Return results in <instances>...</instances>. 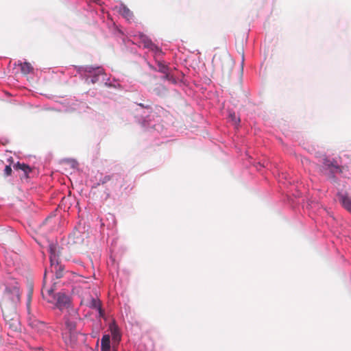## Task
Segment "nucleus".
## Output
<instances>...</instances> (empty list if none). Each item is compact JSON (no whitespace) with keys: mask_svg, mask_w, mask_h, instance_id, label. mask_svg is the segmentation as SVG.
<instances>
[{"mask_svg":"<svg viewBox=\"0 0 351 351\" xmlns=\"http://www.w3.org/2000/svg\"><path fill=\"white\" fill-rule=\"evenodd\" d=\"M104 73L103 69L97 66V69H96V73L90 75H86V80L87 82L95 84L99 81V76Z\"/></svg>","mask_w":351,"mask_h":351,"instance_id":"obj_7","label":"nucleus"},{"mask_svg":"<svg viewBox=\"0 0 351 351\" xmlns=\"http://www.w3.org/2000/svg\"><path fill=\"white\" fill-rule=\"evenodd\" d=\"M302 162L303 164H305V163H306V164H308V163H310V161H309L307 158H304V159L302 160Z\"/></svg>","mask_w":351,"mask_h":351,"instance_id":"obj_24","label":"nucleus"},{"mask_svg":"<svg viewBox=\"0 0 351 351\" xmlns=\"http://www.w3.org/2000/svg\"><path fill=\"white\" fill-rule=\"evenodd\" d=\"M97 69V67H94V66H86L84 67H82L81 68V71L84 72V73H88V75H90L96 73V69Z\"/></svg>","mask_w":351,"mask_h":351,"instance_id":"obj_18","label":"nucleus"},{"mask_svg":"<svg viewBox=\"0 0 351 351\" xmlns=\"http://www.w3.org/2000/svg\"><path fill=\"white\" fill-rule=\"evenodd\" d=\"M90 307L97 309L100 317L104 316V313L101 308V302L99 300L93 299L90 302Z\"/></svg>","mask_w":351,"mask_h":351,"instance_id":"obj_13","label":"nucleus"},{"mask_svg":"<svg viewBox=\"0 0 351 351\" xmlns=\"http://www.w3.org/2000/svg\"><path fill=\"white\" fill-rule=\"evenodd\" d=\"M139 106H141V107H144V106L142 104H140Z\"/></svg>","mask_w":351,"mask_h":351,"instance_id":"obj_27","label":"nucleus"},{"mask_svg":"<svg viewBox=\"0 0 351 351\" xmlns=\"http://www.w3.org/2000/svg\"><path fill=\"white\" fill-rule=\"evenodd\" d=\"M20 65H21V72L23 74H28V73H31L33 69L32 65L29 62L21 63Z\"/></svg>","mask_w":351,"mask_h":351,"instance_id":"obj_15","label":"nucleus"},{"mask_svg":"<svg viewBox=\"0 0 351 351\" xmlns=\"http://www.w3.org/2000/svg\"><path fill=\"white\" fill-rule=\"evenodd\" d=\"M324 164L326 167H327L328 168V169L332 173H337V172L341 173L342 171L340 166L334 164L333 162H330L328 160H325Z\"/></svg>","mask_w":351,"mask_h":351,"instance_id":"obj_9","label":"nucleus"},{"mask_svg":"<svg viewBox=\"0 0 351 351\" xmlns=\"http://www.w3.org/2000/svg\"><path fill=\"white\" fill-rule=\"evenodd\" d=\"M30 300H31V293H29V295H28V301H27V306H29Z\"/></svg>","mask_w":351,"mask_h":351,"instance_id":"obj_25","label":"nucleus"},{"mask_svg":"<svg viewBox=\"0 0 351 351\" xmlns=\"http://www.w3.org/2000/svg\"><path fill=\"white\" fill-rule=\"evenodd\" d=\"M110 329L112 339L115 341H119L121 340V335L118 326L113 323L110 326Z\"/></svg>","mask_w":351,"mask_h":351,"instance_id":"obj_10","label":"nucleus"},{"mask_svg":"<svg viewBox=\"0 0 351 351\" xmlns=\"http://www.w3.org/2000/svg\"><path fill=\"white\" fill-rule=\"evenodd\" d=\"M79 319V315L75 309L69 310V316L65 318V331L62 335L65 343L71 347L75 346L77 341L78 333L75 328Z\"/></svg>","mask_w":351,"mask_h":351,"instance_id":"obj_1","label":"nucleus"},{"mask_svg":"<svg viewBox=\"0 0 351 351\" xmlns=\"http://www.w3.org/2000/svg\"><path fill=\"white\" fill-rule=\"evenodd\" d=\"M70 303L69 297L62 293H58L57 295V306L59 308L62 309L63 308L69 307Z\"/></svg>","mask_w":351,"mask_h":351,"instance_id":"obj_6","label":"nucleus"},{"mask_svg":"<svg viewBox=\"0 0 351 351\" xmlns=\"http://www.w3.org/2000/svg\"><path fill=\"white\" fill-rule=\"evenodd\" d=\"M69 240L73 244H82L84 242V238L79 231L74 232L71 236L69 237Z\"/></svg>","mask_w":351,"mask_h":351,"instance_id":"obj_8","label":"nucleus"},{"mask_svg":"<svg viewBox=\"0 0 351 351\" xmlns=\"http://www.w3.org/2000/svg\"><path fill=\"white\" fill-rule=\"evenodd\" d=\"M164 74H165V76H164L165 80L169 81V82H171L172 84H176L177 80H176V77L170 73L169 71H168L166 73H164Z\"/></svg>","mask_w":351,"mask_h":351,"instance_id":"obj_19","label":"nucleus"},{"mask_svg":"<svg viewBox=\"0 0 351 351\" xmlns=\"http://www.w3.org/2000/svg\"><path fill=\"white\" fill-rule=\"evenodd\" d=\"M121 12L123 16L127 18L128 19H130L133 16V13L125 5H123L121 8Z\"/></svg>","mask_w":351,"mask_h":351,"instance_id":"obj_16","label":"nucleus"},{"mask_svg":"<svg viewBox=\"0 0 351 351\" xmlns=\"http://www.w3.org/2000/svg\"><path fill=\"white\" fill-rule=\"evenodd\" d=\"M11 173H12V168H11V167L10 165L5 166V169H4V174L6 176H10Z\"/></svg>","mask_w":351,"mask_h":351,"instance_id":"obj_22","label":"nucleus"},{"mask_svg":"<svg viewBox=\"0 0 351 351\" xmlns=\"http://www.w3.org/2000/svg\"><path fill=\"white\" fill-rule=\"evenodd\" d=\"M14 168L16 170H22L26 175L31 171L30 167L24 163L17 162Z\"/></svg>","mask_w":351,"mask_h":351,"instance_id":"obj_14","label":"nucleus"},{"mask_svg":"<svg viewBox=\"0 0 351 351\" xmlns=\"http://www.w3.org/2000/svg\"><path fill=\"white\" fill-rule=\"evenodd\" d=\"M229 118L234 125H237L240 123V118L237 117L234 112H230L229 113Z\"/></svg>","mask_w":351,"mask_h":351,"instance_id":"obj_21","label":"nucleus"},{"mask_svg":"<svg viewBox=\"0 0 351 351\" xmlns=\"http://www.w3.org/2000/svg\"><path fill=\"white\" fill-rule=\"evenodd\" d=\"M110 180H111L110 176H106L102 178V180H101V182L102 184H105L107 182L110 181Z\"/></svg>","mask_w":351,"mask_h":351,"instance_id":"obj_23","label":"nucleus"},{"mask_svg":"<svg viewBox=\"0 0 351 351\" xmlns=\"http://www.w3.org/2000/svg\"><path fill=\"white\" fill-rule=\"evenodd\" d=\"M50 270L56 278H61L64 275V267L59 262L60 247L54 243L49 245Z\"/></svg>","mask_w":351,"mask_h":351,"instance_id":"obj_2","label":"nucleus"},{"mask_svg":"<svg viewBox=\"0 0 351 351\" xmlns=\"http://www.w3.org/2000/svg\"><path fill=\"white\" fill-rule=\"evenodd\" d=\"M5 321L9 327L13 330H18L20 328L19 315L16 313V308L1 307Z\"/></svg>","mask_w":351,"mask_h":351,"instance_id":"obj_4","label":"nucleus"},{"mask_svg":"<svg viewBox=\"0 0 351 351\" xmlns=\"http://www.w3.org/2000/svg\"><path fill=\"white\" fill-rule=\"evenodd\" d=\"M226 64V69L225 70L224 68H222V70L223 72H226L228 74L232 71V62L230 59L228 58L225 60Z\"/></svg>","mask_w":351,"mask_h":351,"instance_id":"obj_20","label":"nucleus"},{"mask_svg":"<svg viewBox=\"0 0 351 351\" xmlns=\"http://www.w3.org/2000/svg\"><path fill=\"white\" fill-rule=\"evenodd\" d=\"M20 295L21 293L18 287H7L1 300V307L16 308L17 304L20 302Z\"/></svg>","mask_w":351,"mask_h":351,"instance_id":"obj_3","label":"nucleus"},{"mask_svg":"<svg viewBox=\"0 0 351 351\" xmlns=\"http://www.w3.org/2000/svg\"><path fill=\"white\" fill-rule=\"evenodd\" d=\"M46 276H47V271L45 272V275H44V279L46 278Z\"/></svg>","mask_w":351,"mask_h":351,"instance_id":"obj_26","label":"nucleus"},{"mask_svg":"<svg viewBox=\"0 0 351 351\" xmlns=\"http://www.w3.org/2000/svg\"><path fill=\"white\" fill-rule=\"evenodd\" d=\"M139 39L141 40V43L143 45L144 47L149 49L150 50L155 51L158 53H162L161 49L156 45H154L147 36L143 34H140Z\"/></svg>","mask_w":351,"mask_h":351,"instance_id":"obj_5","label":"nucleus"},{"mask_svg":"<svg viewBox=\"0 0 351 351\" xmlns=\"http://www.w3.org/2000/svg\"><path fill=\"white\" fill-rule=\"evenodd\" d=\"M157 65L158 67V71L163 74L169 71V67L162 62L158 61Z\"/></svg>","mask_w":351,"mask_h":351,"instance_id":"obj_17","label":"nucleus"},{"mask_svg":"<svg viewBox=\"0 0 351 351\" xmlns=\"http://www.w3.org/2000/svg\"><path fill=\"white\" fill-rule=\"evenodd\" d=\"M340 201L343 205V206L351 212V198L348 197L346 195H339Z\"/></svg>","mask_w":351,"mask_h":351,"instance_id":"obj_12","label":"nucleus"},{"mask_svg":"<svg viewBox=\"0 0 351 351\" xmlns=\"http://www.w3.org/2000/svg\"><path fill=\"white\" fill-rule=\"evenodd\" d=\"M110 348V340L108 335H104L101 341V351H109Z\"/></svg>","mask_w":351,"mask_h":351,"instance_id":"obj_11","label":"nucleus"}]
</instances>
